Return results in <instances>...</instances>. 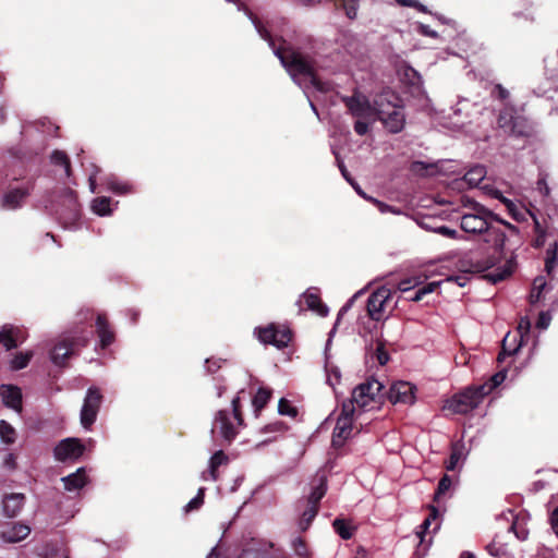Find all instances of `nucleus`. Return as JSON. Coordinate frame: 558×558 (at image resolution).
I'll list each match as a JSON object with an SVG mask.
<instances>
[{
  "label": "nucleus",
  "mask_w": 558,
  "mask_h": 558,
  "mask_svg": "<svg viewBox=\"0 0 558 558\" xmlns=\"http://www.w3.org/2000/svg\"><path fill=\"white\" fill-rule=\"evenodd\" d=\"M258 32L262 38L267 40L272 47L275 54L279 58L281 64L294 81H296L298 77H306L310 80L312 86H314L317 90H325L324 83L320 81L316 73V62L311 56L304 54L290 46L281 45L276 47L275 41L268 31L258 27Z\"/></svg>",
  "instance_id": "f257e3e1"
},
{
  "label": "nucleus",
  "mask_w": 558,
  "mask_h": 558,
  "mask_svg": "<svg viewBox=\"0 0 558 558\" xmlns=\"http://www.w3.org/2000/svg\"><path fill=\"white\" fill-rule=\"evenodd\" d=\"M492 222L493 221L488 223L487 229H485L480 235H482V241L494 250V255L488 257L486 260H473L472 258L462 259L461 267H463L466 272L475 274L486 271L495 266L496 258H501L504 256V248L507 240L506 232L501 228L494 226Z\"/></svg>",
  "instance_id": "f03ea898"
},
{
  "label": "nucleus",
  "mask_w": 558,
  "mask_h": 558,
  "mask_svg": "<svg viewBox=\"0 0 558 558\" xmlns=\"http://www.w3.org/2000/svg\"><path fill=\"white\" fill-rule=\"evenodd\" d=\"M488 393L487 385L468 387L448 399L444 409L453 414H468L476 409Z\"/></svg>",
  "instance_id": "7ed1b4c3"
},
{
  "label": "nucleus",
  "mask_w": 558,
  "mask_h": 558,
  "mask_svg": "<svg viewBox=\"0 0 558 558\" xmlns=\"http://www.w3.org/2000/svg\"><path fill=\"white\" fill-rule=\"evenodd\" d=\"M497 123L513 137L531 138L535 134L534 123L529 118L518 114L512 106H507L500 111Z\"/></svg>",
  "instance_id": "20e7f679"
},
{
  "label": "nucleus",
  "mask_w": 558,
  "mask_h": 558,
  "mask_svg": "<svg viewBox=\"0 0 558 558\" xmlns=\"http://www.w3.org/2000/svg\"><path fill=\"white\" fill-rule=\"evenodd\" d=\"M470 206L472 213L464 214L461 217L460 227L463 231L473 234H481L493 220H499V216L477 203L474 199H466L464 206Z\"/></svg>",
  "instance_id": "39448f33"
},
{
  "label": "nucleus",
  "mask_w": 558,
  "mask_h": 558,
  "mask_svg": "<svg viewBox=\"0 0 558 558\" xmlns=\"http://www.w3.org/2000/svg\"><path fill=\"white\" fill-rule=\"evenodd\" d=\"M384 385L375 378H367L364 383L356 386L352 391L353 407L356 404L362 410H369L374 408L372 403L379 402L380 392Z\"/></svg>",
  "instance_id": "423d86ee"
},
{
  "label": "nucleus",
  "mask_w": 558,
  "mask_h": 558,
  "mask_svg": "<svg viewBox=\"0 0 558 558\" xmlns=\"http://www.w3.org/2000/svg\"><path fill=\"white\" fill-rule=\"evenodd\" d=\"M254 335L264 344H271L277 349H284L292 340L290 328L271 323L265 327H256Z\"/></svg>",
  "instance_id": "0eeeda50"
},
{
  "label": "nucleus",
  "mask_w": 558,
  "mask_h": 558,
  "mask_svg": "<svg viewBox=\"0 0 558 558\" xmlns=\"http://www.w3.org/2000/svg\"><path fill=\"white\" fill-rule=\"evenodd\" d=\"M354 412L353 401L342 403L341 413L332 433L331 444L335 448H341L351 436Z\"/></svg>",
  "instance_id": "6e6552de"
},
{
  "label": "nucleus",
  "mask_w": 558,
  "mask_h": 558,
  "mask_svg": "<svg viewBox=\"0 0 558 558\" xmlns=\"http://www.w3.org/2000/svg\"><path fill=\"white\" fill-rule=\"evenodd\" d=\"M102 402V395L97 388L87 390L84 403L81 410V424L85 429H90L96 422L98 411Z\"/></svg>",
  "instance_id": "1a4fd4ad"
},
{
  "label": "nucleus",
  "mask_w": 558,
  "mask_h": 558,
  "mask_svg": "<svg viewBox=\"0 0 558 558\" xmlns=\"http://www.w3.org/2000/svg\"><path fill=\"white\" fill-rule=\"evenodd\" d=\"M341 101L348 108L351 116L357 119H367L374 116V105L368 98L361 94L359 90H354L351 96H342Z\"/></svg>",
  "instance_id": "9d476101"
},
{
  "label": "nucleus",
  "mask_w": 558,
  "mask_h": 558,
  "mask_svg": "<svg viewBox=\"0 0 558 558\" xmlns=\"http://www.w3.org/2000/svg\"><path fill=\"white\" fill-rule=\"evenodd\" d=\"M85 445L78 438H65L61 440L53 449V456L57 461L65 462L68 460L76 461L85 452Z\"/></svg>",
  "instance_id": "9b49d317"
},
{
  "label": "nucleus",
  "mask_w": 558,
  "mask_h": 558,
  "mask_svg": "<svg viewBox=\"0 0 558 558\" xmlns=\"http://www.w3.org/2000/svg\"><path fill=\"white\" fill-rule=\"evenodd\" d=\"M373 105L374 116L378 118L402 108V99L393 90L385 89L375 96Z\"/></svg>",
  "instance_id": "f8f14e48"
},
{
  "label": "nucleus",
  "mask_w": 558,
  "mask_h": 558,
  "mask_svg": "<svg viewBox=\"0 0 558 558\" xmlns=\"http://www.w3.org/2000/svg\"><path fill=\"white\" fill-rule=\"evenodd\" d=\"M391 296V290L385 286L376 289L367 299V315L373 320H380L386 302Z\"/></svg>",
  "instance_id": "ddd939ff"
},
{
  "label": "nucleus",
  "mask_w": 558,
  "mask_h": 558,
  "mask_svg": "<svg viewBox=\"0 0 558 558\" xmlns=\"http://www.w3.org/2000/svg\"><path fill=\"white\" fill-rule=\"evenodd\" d=\"M59 219L64 227L74 226L81 218V208L73 191H69L64 204L58 210Z\"/></svg>",
  "instance_id": "4468645a"
},
{
  "label": "nucleus",
  "mask_w": 558,
  "mask_h": 558,
  "mask_svg": "<svg viewBox=\"0 0 558 558\" xmlns=\"http://www.w3.org/2000/svg\"><path fill=\"white\" fill-rule=\"evenodd\" d=\"M415 386L408 381L395 383L388 391V400L393 404H413L415 401Z\"/></svg>",
  "instance_id": "2eb2a0df"
},
{
  "label": "nucleus",
  "mask_w": 558,
  "mask_h": 558,
  "mask_svg": "<svg viewBox=\"0 0 558 558\" xmlns=\"http://www.w3.org/2000/svg\"><path fill=\"white\" fill-rule=\"evenodd\" d=\"M215 429L219 430L220 436L227 444H231L238 436V430L230 421L229 412L227 410H219L216 413L211 432L214 433Z\"/></svg>",
  "instance_id": "dca6fc26"
},
{
  "label": "nucleus",
  "mask_w": 558,
  "mask_h": 558,
  "mask_svg": "<svg viewBox=\"0 0 558 558\" xmlns=\"http://www.w3.org/2000/svg\"><path fill=\"white\" fill-rule=\"evenodd\" d=\"M25 340L26 332L21 327L7 324L0 329V344L8 351L17 348Z\"/></svg>",
  "instance_id": "f3484780"
},
{
  "label": "nucleus",
  "mask_w": 558,
  "mask_h": 558,
  "mask_svg": "<svg viewBox=\"0 0 558 558\" xmlns=\"http://www.w3.org/2000/svg\"><path fill=\"white\" fill-rule=\"evenodd\" d=\"M31 533V527L21 522H9L1 526L0 538L4 543H17L25 539Z\"/></svg>",
  "instance_id": "a211bd4d"
},
{
  "label": "nucleus",
  "mask_w": 558,
  "mask_h": 558,
  "mask_svg": "<svg viewBox=\"0 0 558 558\" xmlns=\"http://www.w3.org/2000/svg\"><path fill=\"white\" fill-rule=\"evenodd\" d=\"M29 186L10 189L2 197L1 207L4 209L20 208L25 198L29 195Z\"/></svg>",
  "instance_id": "6ab92c4d"
},
{
  "label": "nucleus",
  "mask_w": 558,
  "mask_h": 558,
  "mask_svg": "<svg viewBox=\"0 0 558 558\" xmlns=\"http://www.w3.org/2000/svg\"><path fill=\"white\" fill-rule=\"evenodd\" d=\"M96 332L99 337L102 349L111 345L116 340L114 331L111 329L106 314H98L96 318Z\"/></svg>",
  "instance_id": "aec40b11"
},
{
  "label": "nucleus",
  "mask_w": 558,
  "mask_h": 558,
  "mask_svg": "<svg viewBox=\"0 0 558 558\" xmlns=\"http://www.w3.org/2000/svg\"><path fill=\"white\" fill-rule=\"evenodd\" d=\"M25 504V496L21 493H11L4 495L2 499L3 513L8 518L16 517Z\"/></svg>",
  "instance_id": "412c9836"
},
{
  "label": "nucleus",
  "mask_w": 558,
  "mask_h": 558,
  "mask_svg": "<svg viewBox=\"0 0 558 558\" xmlns=\"http://www.w3.org/2000/svg\"><path fill=\"white\" fill-rule=\"evenodd\" d=\"M384 126L392 134L401 132L405 124V116L402 112V108H398L384 117L377 118Z\"/></svg>",
  "instance_id": "4be33fe9"
},
{
  "label": "nucleus",
  "mask_w": 558,
  "mask_h": 558,
  "mask_svg": "<svg viewBox=\"0 0 558 558\" xmlns=\"http://www.w3.org/2000/svg\"><path fill=\"white\" fill-rule=\"evenodd\" d=\"M304 300L311 311L316 312L319 316H327L328 307L323 303L319 291L316 288L308 289L304 294Z\"/></svg>",
  "instance_id": "5701e85b"
},
{
  "label": "nucleus",
  "mask_w": 558,
  "mask_h": 558,
  "mask_svg": "<svg viewBox=\"0 0 558 558\" xmlns=\"http://www.w3.org/2000/svg\"><path fill=\"white\" fill-rule=\"evenodd\" d=\"M2 399L5 407L17 412L22 411V392L16 386H3Z\"/></svg>",
  "instance_id": "b1692460"
},
{
  "label": "nucleus",
  "mask_w": 558,
  "mask_h": 558,
  "mask_svg": "<svg viewBox=\"0 0 558 558\" xmlns=\"http://www.w3.org/2000/svg\"><path fill=\"white\" fill-rule=\"evenodd\" d=\"M64 484V489L74 492L83 488L87 483L85 468H78L74 473L61 478Z\"/></svg>",
  "instance_id": "393cba45"
},
{
  "label": "nucleus",
  "mask_w": 558,
  "mask_h": 558,
  "mask_svg": "<svg viewBox=\"0 0 558 558\" xmlns=\"http://www.w3.org/2000/svg\"><path fill=\"white\" fill-rule=\"evenodd\" d=\"M50 355L53 364L58 366H65L66 360L70 356L74 355V353L71 349V344H69L65 338H63L62 341H60L53 347Z\"/></svg>",
  "instance_id": "a878e982"
},
{
  "label": "nucleus",
  "mask_w": 558,
  "mask_h": 558,
  "mask_svg": "<svg viewBox=\"0 0 558 558\" xmlns=\"http://www.w3.org/2000/svg\"><path fill=\"white\" fill-rule=\"evenodd\" d=\"M92 333V330L82 329L80 331L75 330L64 338L68 341V343L71 344L73 353L76 354L82 348L87 347Z\"/></svg>",
  "instance_id": "bb28decb"
},
{
  "label": "nucleus",
  "mask_w": 558,
  "mask_h": 558,
  "mask_svg": "<svg viewBox=\"0 0 558 558\" xmlns=\"http://www.w3.org/2000/svg\"><path fill=\"white\" fill-rule=\"evenodd\" d=\"M496 197L506 206L508 214L518 222L526 221L527 215L532 218L535 216L529 210H521L511 199L502 196L500 192H496Z\"/></svg>",
  "instance_id": "cd10ccee"
},
{
  "label": "nucleus",
  "mask_w": 558,
  "mask_h": 558,
  "mask_svg": "<svg viewBox=\"0 0 558 558\" xmlns=\"http://www.w3.org/2000/svg\"><path fill=\"white\" fill-rule=\"evenodd\" d=\"M515 263L513 258H510L506 260L505 265L500 268L495 269L492 272H488L485 275V278L490 281L492 283H498L500 281H504L508 277L511 276V274L514 270Z\"/></svg>",
  "instance_id": "c85d7f7f"
},
{
  "label": "nucleus",
  "mask_w": 558,
  "mask_h": 558,
  "mask_svg": "<svg viewBox=\"0 0 558 558\" xmlns=\"http://www.w3.org/2000/svg\"><path fill=\"white\" fill-rule=\"evenodd\" d=\"M520 345V343H517V335L511 336L508 332L501 342V351L498 354L497 361L501 363L506 357L512 356L518 352Z\"/></svg>",
  "instance_id": "c756f323"
},
{
  "label": "nucleus",
  "mask_w": 558,
  "mask_h": 558,
  "mask_svg": "<svg viewBox=\"0 0 558 558\" xmlns=\"http://www.w3.org/2000/svg\"><path fill=\"white\" fill-rule=\"evenodd\" d=\"M272 397V389L267 387H259L252 399L255 416H259L263 409L267 405Z\"/></svg>",
  "instance_id": "7c9ffc66"
},
{
  "label": "nucleus",
  "mask_w": 558,
  "mask_h": 558,
  "mask_svg": "<svg viewBox=\"0 0 558 558\" xmlns=\"http://www.w3.org/2000/svg\"><path fill=\"white\" fill-rule=\"evenodd\" d=\"M327 492V485L326 480L320 478V483L312 488L311 494L305 499V506L306 507H314L319 510V502L323 499V497L326 495Z\"/></svg>",
  "instance_id": "2f4dec72"
},
{
  "label": "nucleus",
  "mask_w": 558,
  "mask_h": 558,
  "mask_svg": "<svg viewBox=\"0 0 558 558\" xmlns=\"http://www.w3.org/2000/svg\"><path fill=\"white\" fill-rule=\"evenodd\" d=\"M332 526L336 531V533L342 538V539H350L352 538L355 527L352 526L345 519L337 518L332 522Z\"/></svg>",
  "instance_id": "473e14b6"
},
{
  "label": "nucleus",
  "mask_w": 558,
  "mask_h": 558,
  "mask_svg": "<svg viewBox=\"0 0 558 558\" xmlns=\"http://www.w3.org/2000/svg\"><path fill=\"white\" fill-rule=\"evenodd\" d=\"M228 456L222 451H216L209 460V472L214 481L218 478V468L228 462Z\"/></svg>",
  "instance_id": "72a5a7b5"
},
{
  "label": "nucleus",
  "mask_w": 558,
  "mask_h": 558,
  "mask_svg": "<svg viewBox=\"0 0 558 558\" xmlns=\"http://www.w3.org/2000/svg\"><path fill=\"white\" fill-rule=\"evenodd\" d=\"M546 286L547 283L544 277H536L533 280L532 289L529 295V301L531 304H536L542 300V293Z\"/></svg>",
  "instance_id": "f704fd0d"
},
{
  "label": "nucleus",
  "mask_w": 558,
  "mask_h": 558,
  "mask_svg": "<svg viewBox=\"0 0 558 558\" xmlns=\"http://www.w3.org/2000/svg\"><path fill=\"white\" fill-rule=\"evenodd\" d=\"M486 175L485 167L475 166L471 168L465 174L464 180L469 185L476 186L478 185Z\"/></svg>",
  "instance_id": "c9c22d12"
},
{
  "label": "nucleus",
  "mask_w": 558,
  "mask_h": 558,
  "mask_svg": "<svg viewBox=\"0 0 558 558\" xmlns=\"http://www.w3.org/2000/svg\"><path fill=\"white\" fill-rule=\"evenodd\" d=\"M51 162L56 166L63 167L65 170L66 177H71L72 174V168H71V161L66 153L63 150H53L51 154Z\"/></svg>",
  "instance_id": "e433bc0d"
},
{
  "label": "nucleus",
  "mask_w": 558,
  "mask_h": 558,
  "mask_svg": "<svg viewBox=\"0 0 558 558\" xmlns=\"http://www.w3.org/2000/svg\"><path fill=\"white\" fill-rule=\"evenodd\" d=\"M111 198L106 196L96 197L92 202V209L98 216H106L111 213Z\"/></svg>",
  "instance_id": "4c0bfd02"
},
{
  "label": "nucleus",
  "mask_w": 558,
  "mask_h": 558,
  "mask_svg": "<svg viewBox=\"0 0 558 558\" xmlns=\"http://www.w3.org/2000/svg\"><path fill=\"white\" fill-rule=\"evenodd\" d=\"M292 549L299 558H311L312 556L308 544L302 536H298L292 541Z\"/></svg>",
  "instance_id": "58836bf2"
},
{
  "label": "nucleus",
  "mask_w": 558,
  "mask_h": 558,
  "mask_svg": "<svg viewBox=\"0 0 558 558\" xmlns=\"http://www.w3.org/2000/svg\"><path fill=\"white\" fill-rule=\"evenodd\" d=\"M558 258V242H554L546 251L545 270L548 275L554 270Z\"/></svg>",
  "instance_id": "ea45409f"
},
{
  "label": "nucleus",
  "mask_w": 558,
  "mask_h": 558,
  "mask_svg": "<svg viewBox=\"0 0 558 558\" xmlns=\"http://www.w3.org/2000/svg\"><path fill=\"white\" fill-rule=\"evenodd\" d=\"M318 513V509L314 507H306L301 514L299 526L302 532H305L312 524L313 520Z\"/></svg>",
  "instance_id": "a19ab883"
},
{
  "label": "nucleus",
  "mask_w": 558,
  "mask_h": 558,
  "mask_svg": "<svg viewBox=\"0 0 558 558\" xmlns=\"http://www.w3.org/2000/svg\"><path fill=\"white\" fill-rule=\"evenodd\" d=\"M32 357H33L32 351L19 352L17 354L14 355V357L11 361V368L14 371H20V369L25 368L28 365V363L31 362Z\"/></svg>",
  "instance_id": "79ce46f5"
},
{
  "label": "nucleus",
  "mask_w": 558,
  "mask_h": 558,
  "mask_svg": "<svg viewBox=\"0 0 558 558\" xmlns=\"http://www.w3.org/2000/svg\"><path fill=\"white\" fill-rule=\"evenodd\" d=\"M0 437L4 444L11 445L15 441L16 432L7 421H0Z\"/></svg>",
  "instance_id": "37998d69"
},
{
  "label": "nucleus",
  "mask_w": 558,
  "mask_h": 558,
  "mask_svg": "<svg viewBox=\"0 0 558 558\" xmlns=\"http://www.w3.org/2000/svg\"><path fill=\"white\" fill-rule=\"evenodd\" d=\"M438 515H439L438 509L434 506H430L429 515L420 525V531L416 532V535L420 537L421 543H424L425 535L432 524V521L436 520L438 518Z\"/></svg>",
  "instance_id": "c03bdc74"
},
{
  "label": "nucleus",
  "mask_w": 558,
  "mask_h": 558,
  "mask_svg": "<svg viewBox=\"0 0 558 558\" xmlns=\"http://www.w3.org/2000/svg\"><path fill=\"white\" fill-rule=\"evenodd\" d=\"M463 446L456 442L451 446V451L448 461H446V469L453 471L462 457Z\"/></svg>",
  "instance_id": "a18cd8bd"
},
{
  "label": "nucleus",
  "mask_w": 558,
  "mask_h": 558,
  "mask_svg": "<svg viewBox=\"0 0 558 558\" xmlns=\"http://www.w3.org/2000/svg\"><path fill=\"white\" fill-rule=\"evenodd\" d=\"M439 287V282H428L422 288L417 289L413 294L407 299L412 302H420L426 294L434 292Z\"/></svg>",
  "instance_id": "49530a36"
},
{
  "label": "nucleus",
  "mask_w": 558,
  "mask_h": 558,
  "mask_svg": "<svg viewBox=\"0 0 558 558\" xmlns=\"http://www.w3.org/2000/svg\"><path fill=\"white\" fill-rule=\"evenodd\" d=\"M436 170V165L426 163L424 161H413L411 163V171L417 175L426 177L433 174Z\"/></svg>",
  "instance_id": "de8ad7c7"
},
{
  "label": "nucleus",
  "mask_w": 558,
  "mask_h": 558,
  "mask_svg": "<svg viewBox=\"0 0 558 558\" xmlns=\"http://www.w3.org/2000/svg\"><path fill=\"white\" fill-rule=\"evenodd\" d=\"M533 221H534V231L536 233V236L535 239L533 240V247L535 248H541L544 246L545 244V240H546V232L545 230L542 228L538 219L536 218V216H533Z\"/></svg>",
  "instance_id": "09e8293b"
},
{
  "label": "nucleus",
  "mask_w": 558,
  "mask_h": 558,
  "mask_svg": "<svg viewBox=\"0 0 558 558\" xmlns=\"http://www.w3.org/2000/svg\"><path fill=\"white\" fill-rule=\"evenodd\" d=\"M278 413L294 418L298 416L299 411L289 400L281 398L278 403Z\"/></svg>",
  "instance_id": "8fccbe9b"
},
{
  "label": "nucleus",
  "mask_w": 558,
  "mask_h": 558,
  "mask_svg": "<svg viewBox=\"0 0 558 558\" xmlns=\"http://www.w3.org/2000/svg\"><path fill=\"white\" fill-rule=\"evenodd\" d=\"M451 484L452 482L450 476L445 474L438 482V486L434 495V500L439 501L440 497L449 490Z\"/></svg>",
  "instance_id": "3c124183"
},
{
  "label": "nucleus",
  "mask_w": 558,
  "mask_h": 558,
  "mask_svg": "<svg viewBox=\"0 0 558 558\" xmlns=\"http://www.w3.org/2000/svg\"><path fill=\"white\" fill-rule=\"evenodd\" d=\"M231 405H232V413H233L234 420L236 421L238 425L244 426V417H243V413H242V405H241L240 397L233 398L231 401Z\"/></svg>",
  "instance_id": "603ef678"
},
{
  "label": "nucleus",
  "mask_w": 558,
  "mask_h": 558,
  "mask_svg": "<svg viewBox=\"0 0 558 558\" xmlns=\"http://www.w3.org/2000/svg\"><path fill=\"white\" fill-rule=\"evenodd\" d=\"M287 429H288V425L284 422L276 421V422H272V423H269V424L265 425L260 429V433H263V434H266V433H281L282 434Z\"/></svg>",
  "instance_id": "864d4df0"
},
{
  "label": "nucleus",
  "mask_w": 558,
  "mask_h": 558,
  "mask_svg": "<svg viewBox=\"0 0 558 558\" xmlns=\"http://www.w3.org/2000/svg\"><path fill=\"white\" fill-rule=\"evenodd\" d=\"M360 0H342V7L345 11V15L353 20L356 17L357 5Z\"/></svg>",
  "instance_id": "5fc2aeb1"
},
{
  "label": "nucleus",
  "mask_w": 558,
  "mask_h": 558,
  "mask_svg": "<svg viewBox=\"0 0 558 558\" xmlns=\"http://www.w3.org/2000/svg\"><path fill=\"white\" fill-rule=\"evenodd\" d=\"M204 496L205 488H199L197 495L186 505L185 510L192 511L198 509L204 504Z\"/></svg>",
  "instance_id": "6e6d98bb"
},
{
  "label": "nucleus",
  "mask_w": 558,
  "mask_h": 558,
  "mask_svg": "<svg viewBox=\"0 0 558 558\" xmlns=\"http://www.w3.org/2000/svg\"><path fill=\"white\" fill-rule=\"evenodd\" d=\"M420 283L421 281L417 278H407L398 283V289L399 291L405 293L411 291L414 287L418 286Z\"/></svg>",
  "instance_id": "4d7b16f0"
},
{
  "label": "nucleus",
  "mask_w": 558,
  "mask_h": 558,
  "mask_svg": "<svg viewBox=\"0 0 558 558\" xmlns=\"http://www.w3.org/2000/svg\"><path fill=\"white\" fill-rule=\"evenodd\" d=\"M506 377H507V371L506 369L499 371L495 375H493L492 378H490L492 384H486L487 387L489 388V393L492 392L493 389H495L500 384H502L504 380L506 379Z\"/></svg>",
  "instance_id": "13d9d810"
},
{
  "label": "nucleus",
  "mask_w": 558,
  "mask_h": 558,
  "mask_svg": "<svg viewBox=\"0 0 558 558\" xmlns=\"http://www.w3.org/2000/svg\"><path fill=\"white\" fill-rule=\"evenodd\" d=\"M265 553L256 548H244L238 558H266Z\"/></svg>",
  "instance_id": "bf43d9fd"
},
{
  "label": "nucleus",
  "mask_w": 558,
  "mask_h": 558,
  "mask_svg": "<svg viewBox=\"0 0 558 558\" xmlns=\"http://www.w3.org/2000/svg\"><path fill=\"white\" fill-rule=\"evenodd\" d=\"M376 359L380 365H386L389 361V354L381 342L376 348Z\"/></svg>",
  "instance_id": "052dcab7"
},
{
  "label": "nucleus",
  "mask_w": 558,
  "mask_h": 558,
  "mask_svg": "<svg viewBox=\"0 0 558 558\" xmlns=\"http://www.w3.org/2000/svg\"><path fill=\"white\" fill-rule=\"evenodd\" d=\"M221 363H222L221 359H214V357L207 359L205 361L206 371L209 374H215L218 369H220Z\"/></svg>",
  "instance_id": "680f3d73"
},
{
  "label": "nucleus",
  "mask_w": 558,
  "mask_h": 558,
  "mask_svg": "<svg viewBox=\"0 0 558 558\" xmlns=\"http://www.w3.org/2000/svg\"><path fill=\"white\" fill-rule=\"evenodd\" d=\"M510 530H512L515 534V536L520 539V541H525L527 538V535H529V531L524 527H519L518 525V522L514 521L512 523V525L510 526Z\"/></svg>",
  "instance_id": "e2e57ef3"
},
{
  "label": "nucleus",
  "mask_w": 558,
  "mask_h": 558,
  "mask_svg": "<svg viewBox=\"0 0 558 558\" xmlns=\"http://www.w3.org/2000/svg\"><path fill=\"white\" fill-rule=\"evenodd\" d=\"M369 130V125L367 122L362 121L361 119H357L354 123V131L356 134L363 136L365 135Z\"/></svg>",
  "instance_id": "0e129e2a"
},
{
  "label": "nucleus",
  "mask_w": 558,
  "mask_h": 558,
  "mask_svg": "<svg viewBox=\"0 0 558 558\" xmlns=\"http://www.w3.org/2000/svg\"><path fill=\"white\" fill-rule=\"evenodd\" d=\"M418 32L420 34L430 37V38H437L438 34L437 32L433 31L428 25L420 24L418 25Z\"/></svg>",
  "instance_id": "69168bd1"
},
{
  "label": "nucleus",
  "mask_w": 558,
  "mask_h": 558,
  "mask_svg": "<svg viewBox=\"0 0 558 558\" xmlns=\"http://www.w3.org/2000/svg\"><path fill=\"white\" fill-rule=\"evenodd\" d=\"M550 525L555 534L558 536V506L550 513Z\"/></svg>",
  "instance_id": "338daca9"
},
{
  "label": "nucleus",
  "mask_w": 558,
  "mask_h": 558,
  "mask_svg": "<svg viewBox=\"0 0 558 558\" xmlns=\"http://www.w3.org/2000/svg\"><path fill=\"white\" fill-rule=\"evenodd\" d=\"M437 232L441 235H445L447 238L456 239L457 238V231L453 229H450L449 227L441 226L437 229Z\"/></svg>",
  "instance_id": "774afa93"
}]
</instances>
